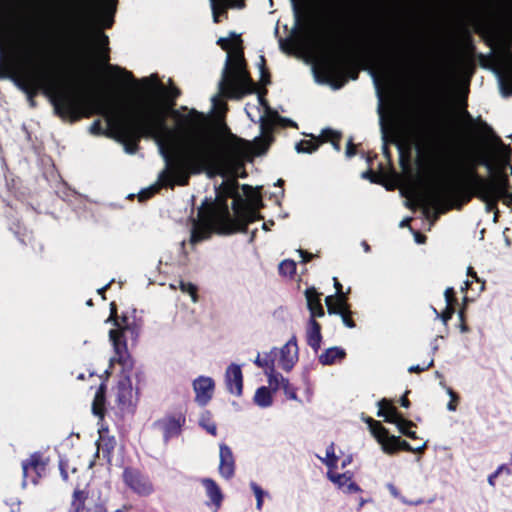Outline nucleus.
I'll list each match as a JSON object with an SVG mask.
<instances>
[{"mask_svg":"<svg viewBox=\"0 0 512 512\" xmlns=\"http://www.w3.org/2000/svg\"><path fill=\"white\" fill-rule=\"evenodd\" d=\"M179 289L181 290V292L188 294L191 297L193 303L197 302V288L194 284L190 282L180 281Z\"/></svg>","mask_w":512,"mask_h":512,"instance_id":"7c9ffc66","label":"nucleus"},{"mask_svg":"<svg viewBox=\"0 0 512 512\" xmlns=\"http://www.w3.org/2000/svg\"><path fill=\"white\" fill-rule=\"evenodd\" d=\"M104 390L102 386L98 388V390L95 393L93 404H92V411L96 416H99L100 418L103 417L104 412Z\"/></svg>","mask_w":512,"mask_h":512,"instance_id":"393cba45","label":"nucleus"},{"mask_svg":"<svg viewBox=\"0 0 512 512\" xmlns=\"http://www.w3.org/2000/svg\"><path fill=\"white\" fill-rule=\"evenodd\" d=\"M502 467H499L495 473L491 476L488 477V483L491 485V486H494V479L497 477V475L499 474L500 470H501Z\"/></svg>","mask_w":512,"mask_h":512,"instance_id":"5fc2aeb1","label":"nucleus"},{"mask_svg":"<svg viewBox=\"0 0 512 512\" xmlns=\"http://www.w3.org/2000/svg\"><path fill=\"white\" fill-rule=\"evenodd\" d=\"M265 375L267 376L269 386L274 392L281 387L282 379H285L281 374L275 372V367L270 371H265Z\"/></svg>","mask_w":512,"mask_h":512,"instance_id":"bb28decb","label":"nucleus"},{"mask_svg":"<svg viewBox=\"0 0 512 512\" xmlns=\"http://www.w3.org/2000/svg\"><path fill=\"white\" fill-rule=\"evenodd\" d=\"M326 476L329 481L341 492L346 494L361 492V488L353 480V473L351 471L339 472L327 471Z\"/></svg>","mask_w":512,"mask_h":512,"instance_id":"9d476101","label":"nucleus"},{"mask_svg":"<svg viewBox=\"0 0 512 512\" xmlns=\"http://www.w3.org/2000/svg\"><path fill=\"white\" fill-rule=\"evenodd\" d=\"M433 361L430 360L426 365L424 366H420V365H412L408 368V370L410 372H419V371H423L425 369H427L428 367H430L432 365Z\"/></svg>","mask_w":512,"mask_h":512,"instance_id":"c03bdc74","label":"nucleus"},{"mask_svg":"<svg viewBox=\"0 0 512 512\" xmlns=\"http://www.w3.org/2000/svg\"><path fill=\"white\" fill-rule=\"evenodd\" d=\"M192 387L196 403L200 406H206L214 394V380L209 376L201 375L193 380Z\"/></svg>","mask_w":512,"mask_h":512,"instance_id":"1a4fd4ad","label":"nucleus"},{"mask_svg":"<svg viewBox=\"0 0 512 512\" xmlns=\"http://www.w3.org/2000/svg\"><path fill=\"white\" fill-rule=\"evenodd\" d=\"M259 74H260V82L263 85H266L268 83V75L265 71V60L263 56L259 57V62L257 63Z\"/></svg>","mask_w":512,"mask_h":512,"instance_id":"e433bc0d","label":"nucleus"},{"mask_svg":"<svg viewBox=\"0 0 512 512\" xmlns=\"http://www.w3.org/2000/svg\"><path fill=\"white\" fill-rule=\"evenodd\" d=\"M325 305L329 314L341 315L348 311L346 295H330L325 298Z\"/></svg>","mask_w":512,"mask_h":512,"instance_id":"a211bd4d","label":"nucleus"},{"mask_svg":"<svg viewBox=\"0 0 512 512\" xmlns=\"http://www.w3.org/2000/svg\"><path fill=\"white\" fill-rule=\"evenodd\" d=\"M321 137H322L323 141H331V143L336 151L340 150V145L336 141V139H338V137H339V134L336 131H333L331 129H325L322 131Z\"/></svg>","mask_w":512,"mask_h":512,"instance_id":"2f4dec72","label":"nucleus"},{"mask_svg":"<svg viewBox=\"0 0 512 512\" xmlns=\"http://www.w3.org/2000/svg\"><path fill=\"white\" fill-rule=\"evenodd\" d=\"M123 478L127 486L140 496H148L153 492L151 482L138 472L125 470Z\"/></svg>","mask_w":512,"mask_h":512,"instance_id":"f8f14e48","label":"nucleus"},{"mask_svg":"<svg viewBox=\"0 0 512 512\" xmlns=\"http://www.w3.org/2000/svg\"><path fill=\"white\" fill-rule=\"evenodd\" d=\"M378 109H379V119H380L382 135H383V138H385L387 135L389 126H390V119L389 118L386 119V116L384 115V112L382 111L381 105H379Z\"/></svg>","mask_w":512,"mask_h":512,"instance_id":"c9c22d12","label":"nucleus"},{"mask_svg":"<svg viewBox=\"0 0 512 512\" xmlns=\"http://www.w3.org/2000/svg\"><path fill=\"white\" fill-rule=\"evenodd\" d=\"M279 271L284 276H293L296 272V263L293 260L285 259L279 264Z\"/></svg>","mask_w":512,"mask_h":512,"instance_id":"c756f323","label":"nucleus"},{"mask_svg":"<svg viewBox=\"0 0 512 512\" xmlns=\"http://www.w3.org/2000/svg\"><path fill=\"white\" fill-rule=\"evenodd\" d=\"M306 338L308 345L315 351H317L320 348L322 340L320 325L313 318H310L308 321Z\"/></svg>","mask_w":512,"mask_h":512,"instance_id":"6ab92c4d","label":"nucleus"},{"mask_svg":"<svg viewBox=\"0 0 512 512\" xmlns=\"http://www.w3.org/2000/svg\"><path fill=\"white\" fill-rule=\"evenodd\" d=\"M157 188V185H153L147 191H142L139 195L140 199L148 197L150 194L154 193Z\"/></svg>","mask_w":512,"mask_h":512,"instance_id":"de8ad7c7","label":"nucleus"},{"mask_svg":"<svg viewBox=\"0 0 512 512\" xmlns=\"http://www.w3.org/2000/svg\"><path fill=\"white\" fill-rule=\"evenodd\" d=\"M395 425L402 434L413 439L417 438L416 433L411 430V427L414 425L412 421L401 418Z\"/></svg>","mask_w":512,"mask_h":512,"instance_id":"c85d7f7f","label":"nucleus"},{"mask_svg":"<svg viewBox=\"0 0 512 512\" xmlns=\"http://www.w3.org/2000/svg\"><path fill=\"white\" fill-rule=\"evenodd\" d=\"M339 316L341 317L342 322L346 327L353 328L355 326L354 322L349 318V310Z\"/></svg>","mask_w":512,"mask_h":512,"instance_id":"37998d69","label":"nucleus"},{"mask_svg":"<svg viewBox=\"0 0 512 512\" xmlns=\"http://www.w3.org/2000/svg\"><path fill=\"white\" fill-rule=\"evenodd\" d=\"M211 101H212L213 109L217 114H220L224 111L225 107L220 99V95H214L211 98Z\"/></svg>","mask_w":512,"mask_h":512,"instance_id":"a19ab883","label":"nucleus"},{"mask_svg":"<svg viewBox=\"0 0 512 512\" xmlns=\"http://www.w3.org/2000/svg\"><path fill=\"white\" fill-rule=\"evenodd\" d=\"M414 239L417 243L419 244H422L424 243V236H422L421 234H419L418 232H415L414 233Z\"/></svg>","mask_w":512,"mask_h":512,"instance_id":"6e6d98bb","label":"nucleus"},{"mask_svg":"<svg viewBox=\"0 0 512 512\" xmlns=\"http://www.w3.org/2000/svg\"><path fill=\"white\" fill-rule=\"evenodd\" d=\"M38 464H39V458L37 455H32L26 463H23L22 469H23L24 477H26L27 470L30 466L36 468L38 466Z\"/></svg>","mask_w":512,"mask_h":512,"instance_id":"ea45409f","label":"nucleus"},{"mask_svg":"<svg viewBox=\"0 0 512 512\" xmlns=\"http://www.w3.org/2000/svg\"><path fill=\"white\" fill-rule=\"evenodd\" d=\"M201 483L207 497L215 505L216 508H219L223 500V494L218 484L210 478L203 479Z\"/></svg>","mask_w":512,"mask_h":512,"instance_id":"dca6fc26","label":"nucleus"},{"mask_svg":"<svg viewBox=\"0 0 512 512\" xmlns=\"http://www.w3.org/2000/svg\"><path fill=\"white\" fill-rule=\"evenodd\" d=\"M344 356L345 351L343 349L339 347H330L319 356V361L323 365H330L336 361L342 360Z\"/></svg>","mask_w":512,"mask_h":512,"instance_id":"4be33fe9","label":"nucleus"},{"mask_svg":"<svg viewBox=\"0 0 512 512\" xmlns=\"http://www.w3.org/2000/svg\"><path fill=\"white\" fill-rule=\"evenodd\" d=\"M511 155L510 146L495 140L481 153L468 156L465 163L472 171L468 174L469 193L462 202L476 196L485 203L487 211L494 210L499 200L511 206L512 186L508 180L512 175Z\"/></svg>","mask_w":512,"mask_h":512,"instance_id":"f03ea898","label":"nucleus"},{"mask_svg":"<svg viewBox=\"0 0 512 512\" xmlns=\"http://www.w3.org/2000/svg\"><path fill=\"white\" fill-rule=\"evenodd\" d=\"M224 377L228 392L234 396L240 397L243 391L242 366L231 363L226 368Z\"/></svg>","mask_w":512,"mask_h":512,"instance_id":"9b49d317","label":"nucleus"},{"mask_svg":"<svg viewBox=\"0 0 512 512\" xmlns=\"http://www.w3.org/2000/svg\"><path fill=\"white\" fill-rule=\"evenodd\" d=\"M467 274H468V275H471V276H472V277H474L476 280H478V279H477V276H476V273L473 271L472 267H470V266L467 268Z\"/></svg>","mask_w":512,"mask_h":512,"instance_id":"680f3d73","label":"nucleus"},{"mask_svg":"<svg viewBox=\"0 0 512 512\" xmlns=\"http://www.w3.org/2000/svg\"><path fill=\"white\" fill-rule=\"evenodd\" d=\"M281 388H283L285 395L291 400H297V395L293 389L290 387L289 380L287 378L282 379Z\"/></svg>","mask_w":512,"mask_h":512,"instance_id":"4c0bfd02","label":"nucleus"},{"mask_svg":"<svg viewBox=\"0 0 512 512\" xmlns=\"http://www.w3.org/2000/svg\"><path fill=\"white\" fill-rule=\"evenodd\" d=\"M410 220L411 219L409 217L404 218L403 220L400 221L399 226L402 228L408 226Z\"/></svg>","mask_w":512,"mask_h":512,"instance_id":"13d9d810","label":"nucleus"},{"mask_svg":"<svg viewBox=\"0 0 512 512\" xmlns=\"http://www.w3.org/2000/svg\"><path fill=\"white\" fill-rule=\"evenodd\" d=\"M114 70L117 72V75L116 76H121V75H127L128 76V73L125 72L124 70H121L119 68H114Z\"/></svg>","mask_w":512,"mask_h":512,"instance_id":"e2e57ef3","label":"nucleus"},{"mask_svg":"<svg viewBox=\"0 0 512 512\" xmlns=\"http://www.w3.org/2000/svg\"><path fill=\"white\" fill-rule=\"evenodd\" d=\"M319 460L326 466L327 471H335L338 469L340 460L339 454L336 453L335 446L330 443L326 448L323 456H318Z\"/></svg>","mask_w":512,"mask_h":512,"instance_id":"aec40b11","label":"nucleus"},{"mask_svg":"<svg viewBox=\"0 0 512 512\" xmlns=\"http://www.w3.org/2000/svg\"><path fill=\"white\" fill-rule=\"evenodd\" d=\"M366 423L369 426L371 434L381 445L383 452L392 454L399 450V438L394 435H389L387 429L384 428L380 422L368 418Z\"/></svg>","mask_w":512,"mask_h":512,"instance_id":"6e6552de","label":"nucleus"},{"mask_svg":"<svg viewBox=\"0 0 512 512\" xmlns=\"http://www.w3.org/2000/svg\"><path fill=\"white\" fill-rule=\"evenodd\" d=\"M460 330H461V332H467L468 328L464 324H462L460 326Z\"/></svg>","mask_w":512,"mask_h":512,"instance_id":"69168bd1","label":"nucleus"},{"mask_svg":"<svg viewBox=\"0 0 512 512\" xmlns=\"http://www.w3.org/2000/svg\"><path fill=\"white\" fill-rule=\"evenodd\" d=\"M434 312L436 314V317L441 319L443 324H447V322L451 319V317L454 313V309H453L452 305L446 304V308H445L444 312H442L441 314L437 313L436 310H434Z\"/></svg>","mask_w":512,"mask_h":512,"instance_id":"f704fd0d","label":"nucleus"},{"mask_svg":"<svg viewBox=\"0 0 512 512\" xmlns=\"http://www.w3.org/2000/svg\"><path fill=\"white\" fill-rule=\"evenodd\" d=\"M387 488H388L389 492L391 493V495L393 497L400 498V493H399L398 489L394 485L388 484Z\"/></svg>","mask_w":512,"mask_h":512,"instance_id":"8fccbe9b","label":"nucleus"},{"mask_svg":"<svg viewBox=\"0 0 512 512\" xmlns=\"http://www.w3.org/2000/svg\"><path fill=\"white\" fill-rule=\"evenodd\" d=\"M272 354L266 353L263 357L258 354L257 357L254 360V363L260 367L263 368L264 371H270L272 368L275 367L274 359L272 358Z\"/></svg>","mask_w":512,"mask_h":512,"instance_id":"cd10ccee","label":"nucleus"},{"mask_svg":"<svg viewBox=\"0 0 512 512\" xmlns=\"http://www.w3.org/2000/svg\"><path fill=\"white\" fill-rule=\"evenodd\" d=\"M270 354L276 358L278 365L285 371H290L297 363L299 349L295 336H292L284 345L270 350Z\"/></svg>","mask_w":512,"mask_h":512,"instance_id":"0eeeda50","label":"nucleus"},{"mask_svg":"<svg viewBox=\"0 0 512 512\" xmlns=\"http://www.w3.org/2000/svg\"><path fill=\"white\" fill-rule=\"evenodd\" d=\"M212 13H213V21L218 22V15L220 12H223L226 6L241 8L242 3L239 0H210Z\"/></svg>","mask_w":512,"mask_h":512,"instance_id":"b1692460","label":"nucleus"},{"mask_svg":"<svg viewBox=\"0 0 512 512\" xmlns=\"http://www.w3.org/2000/svg\"><path fill=\"white\" fill-rule=\"evenodd\" d=\"M298 254L302 258L303 262H308L310 259L313 258V254L308 253V252L303 251V250H298Z\"/></svg>","mask_w":512,"mask_h":512,"instance_id":"09e8293b","label":"nucleus"},{"mask_svg":"<svg viewBox=\"0 0 512 512\" xmlns=\"http://www.w3.org/2000/svg\"><path fill=\"white\" fill-rule=\"evenodd\" d=\"M361 245H362L363 250L365 252H369L370 248H369V245L366 242H363Z\"/></svg>","mask_w":512,"mask_h":512,"instance_id":"0e129e2a","label":"nucleus"},{"mask_svg":"<svg viewBox=\"0 0 512 512\" xmlns=\"http://www.w3.org/2000/svg\"><path fill=\"white\" fill-rule=\"evenodd\" d=\"M399 449L411 451L412 447L410 446V444L408 442L399 440Z\"/></svg>","mask_w":512,"mask_h":512,"instance_id":"603ef678","label":"nucleus"},{"mask_svg":"<svg viewBox=\"0 0 512 512\" xmlns=\"http://www.w3.org/2000/svg\"><path fill=\"white\" fill-rule=\"evenodd\" d=\"M144 83L141 100L124 109L106 97H87L76 83L54 71V107L62 117L73 120L94 112L102 114L110 133L128 154L136 152L141 137L152 139L165 161V168L159 174L161 185H184L190 175L201 172L209 177L226 178L217 189L214 202L199 209L192 225L191 243L205 240L213 231L231 233L254 222L262 205L261 195L258 189L246 184L240 193L236 177L245 176L241 173L244 160L267 150L274 125L290 121L272 111L258 94L256 104L246 106V113L252 121L260 123L261 135L253 141L231 135L224 143L209 128L205 114L195 109L172 110L173 125L168 126L166 116L176 94L167 91L154 77Z\"/></svg>","mask_w":512,"mask_h":512,"instance_id":"f257e3e1","label":"nucleus"},{"mask_svg":"<svg viewBox=\"0 0 512 512\" xmlns=\"http://www.w3.org/2000/svg\"><path fill=\"white\" fill-rule=\"evenodd\" d=\"M115 5L116 0H78L76 12L81 20L91 19L99 26L109 27Z\"/></svg>","mask_w":512,"mask_h":512,"instance_id":"39448f33","label":"nucleus"},{"mask_svg":"<svg viewBox=\"0 0 512 512\" xmlns=\"http://www.w3.org/2000/svg\"><path fill=\"white\" fill-rule=\"evenodd\" d=\"M200 424L203 428H205L212 435L216 434V425L213 421H211L208 413L202 415Z\"/></svg>","mask_w":512,"mask_h":512,"instance_id":"72a5a7b5","label":"nucleus"},{"mask_svg":"<svg viewBox=\"0 0 512 512\" xmlns=\"http://www.w3.org/2000/svg\"><path fill=\"white\" fill-rule=\"evenodd\" d=\"M351 462H352V456L351 455H347L345 458H343L341 460V467L344 468L347 465H349Z\"/></svg>","mask_w":512,"mask_h":512,"instance_id":"864d4df0","label":"nucleus"},{"mask_svg":"<svg viewBox=\"0 0 512 512\" xmlns=\"http://www.w3.org/2000/svg\"><path fill=\"white\" fill-rule=\"evenodd\" d=\"M184 419L182 417H166L157 422L158 428L162 431L165 438L178 434L181 430Z\"/></svg>","mask_w":512,"mask_h":512,"instance_id":"2eb2a0df","label":"nucleus"},{"mask_svg":"<svg viewBox=\"0 0 512 512\" xmlns=\"http://www.w3.org/2000/svg\"><path fill=\"white\" fill-rule=\"evenodd\" d=\"M445 302L447 305H452L455 301L454 298V289L452 287H447L444 291Z\"/></svg>","mask_w":512,"mask_h":512,"instance_id":"79ce46f5","label":"nucleus"},{"mask_svg":"<svg viewBox=\"0 0 512 512\" xmlns=\"http://www.w3.org/2000/svg\"><path fill=\"white\" fill-rule=\"evenodd\" d=\"M217 43L227 52L222 78L219 82V94L239 98L255 89L245 70L240 35L231 32L221 37Z\"/></svg>","mask_w":512,"mask_h":512,"instance_id":"7ed1b4c3","label":"nucleus"},{"mask_svg":"<svg viewBox=\"0 0 512 512\" xmlns=\"http://www.w3.org/2000/svg\"><path fill=\"white\" fill-rule=\"evenodd\" d=\"M508 13L511 15L512 17V4L508 7Z\"/></svg>","mask_w":512,"mask_h":512,"instance_id":"774afa93","label":"nucleus"},{"mask_svg":"<svg viewBox=\"0 0 512 512\" xmlns=\"http://www.w3.org/2000/svg\"><path fill=\"white\" fill-rule=\"evenodd\" d=\"M106 287H107V285H106V286H104V287H102V288H99V289L97 290V292H98L99 294H102V293L104 292V290L106 289Z\"/></svg>","mask_w":512,"mask_h":512,"instance_id":"338daca9","label":"nucleus"},{"mask_svg":"<svg viewBox=\"0 0 512 512\" xmlns=\"http://www.w3.org/2000/svg\"><path fill=\"white\" fill-rule=\"evenodd\" d=\"M333 282H334V287H335V295H346L345 293L342 292V285L337 280L336 277H333Z\"/></svg>","mask_w":512,"mask_h":512,"instance_id":"49530a36","label":"nucleus"},{"mask_svg":"<svg viewBox=\"0 0 512 512\" xmlns=\"http://www.w3.org/2000/svg\"><path fill=\"white\" fill-rule=\"evenodd\" d=\"M401 406H403L404 408H408L409 407V401L408 399L406 398V396L402 397L401 398Z\"/></svg>","mask_w":512,"mask_h":512,"instance_id":"bf43d9fd","label":"nucleus"},{"mask_svg":"<svg viewBox=\"0 0 512 512\" xmlns=\"http://www.w3.org/2000/svg\"><path fill=\"white\" fill-rule=\"evenodd\" d=\"M254 403L261 408H268L273 403L272 391L267 387H259L254 394Z\"/></svg>","mask_w":512,"mask_h":512,"instance_id":"5701e85b","label":"nucleus"},{"mask_svg":"<svg viewBox=\"0 0 512 512\" xmlns=\"http://www.w3.org/2000/svg\"><path fill=\"white\" fill-rule=\"evenodd\" d=\"M123 333L120 329H112L109 331V340L112 343L116 354V359L121 360L126 352V345L122 342Z\"/></svg>","mask_w":512,"mask_h":512,"instance_id":"412c9836","label":"nucleus"},{"mask_svg":"<svg viewBox=\"0 0 512 512\" xmlns=\"http://www.w3.org/2000/svg\"><path fill=\"white\" fill-rule=\"evenodd\" d=\"M481 66L494 74L502 96L512 94V52L508 47H502L483 59Z\"/></svg>","mask_w":512,"mask_h":512,"instance_id":"20e7f679","label":"nucleus"},{"mask_svg":"<svg viewBox=\"0 0 512 512\" xmlns=\"http://www.w3.org/2000/svg\"><path fill=\"white\" fill-rule=\"evenodd\" d=\"M319 146L318 139L303 140L296 144L295 149L298 153H312Z\"/></svg>","mask_w":512,"mask_h":512,"instance_id":"a878e982","label":"nucleus"},{"mask_svg":"<svg viewBox=\"0 0 512 512\" xmlns=\"http://www.w3.org/2000/svg\"><path fill=\"white\" fill-rule=\"evenodd\" d=\"M425 447H426V442H424L423 444H421L420 446H417L415 448L412 447L411 451L421 453V452H423Z\"/></svg>","mask_w":512,"mask_h":512,"instance_id":"4d7b16f0","label":"nucleus"},{"mask_svg":"<svg viewBox=\"0 0 512 512\" xmlns=\"http://www.w3.org/2000/svg\"><path fill=\"white\" fill-rule=\"evenodd\" d=\"M355 154L354 146L351 142V140L348 141L347 147H346V156L351 157Z\"/></svg>","mask_w":512,"mask_h":512,"instance_id":"3c124183","label":"nucleus"},{"mask_svg":"<svg viewBox=\"0 0 512 512\" xmlns=\"http://www.w3.org/2000/svg\"><path fill=\"white\" fill-rule=\"evenodd\" d=\"M446 393L447 395L450 397V401L449 403L447 404V409L451 412H454L457 408V401H458V397L457 395L452 391V389L450 388H447L446 389Z\"/></svg>","mask_w":512,"mask_h":512,"instance_id":"58836bf2","label":"nucleus"},{"mask_svg":"<svg viewBox=\"0 0 512 512\" xmlns=\"http://www.w3.org/2000/svg\"><path fill=\"white\" fill-rule=\"evenodd\" d=\"M250 487H251V489L255 495V498H256V509L258 511H260L262 509L263 497L265 496V492L255 482H251Z\"/></svg>","mask_w":512,"mask_h":512,"instance_id":"473e14b6","label":"nucleus"},{"mask_svg":"<svg viewBox=\"0 0 512 512\" xmlns=\"http://www.w3.org/2000/svg\"><path fill=\"white\" fill-rule=\"evenodd\" d=\"M95 38H96V40L98 41V44H99L100 46L106 45V44H107V42H108V38H107V36H106V35H104V34H103V33H101V32H97V33L95 34Z\"/></svg>","mask_w":512,"mask_h":512,"instance_id":"a18cd8bd","label":"nucleus"},{"mask_svg":"<svg viewBox=\"0 0 512 512\" xmlns=\"http://www.w3.org/2000/svg\"><path fill=\"white\" fill-rule=\"evenodd\" d=\"M320 296L321 294L314 287H310L305 290L307 307L311 314L310 318L315 319V317L324 316V310L320 302Z\"/></svg>","mask_w":512,"mask_h":512,"instance_id":"4468645a","label":"nucleus"},{"mask_svg":"<svg viewBox=\"0 0 512 512\" xmlns=\"http://www.w3.org/2000/svg\"><path fill=\"white\" fill-rule=\"evenodd\" d=\"M469 286H470V282L468 280H466L460 288L461 292H466L468 290Z\"/></svg>","mask_w":512,"mask_h":512,"instance_id":"052dcab7","label":"nucleus"},{"mask_svg":"<svg viewBox=\"0 0 512 512\" xmlns=\"http://www.w3.org/2000/svg\"><path fill=\"white\" fill-rule=\"evenodd\" d=\"M377 416L383 417L386 422L392 424H396L402 418L396 408L386 399L378 402Z\"/></svg>","mask_w":512,"mask_h":512,"instance_id":"f3484780","label":"nucleus"},{"mask_svg":"<svg viewBox=\"0 0 512 512\" xmlns=\"http://www.w3.org/2000/svg\"><path fill=\"white\" fill-rule=\"evenodd\" d=\"M219 474L225 478L230 479L233 477L235 472V462L231 449L225 445H219Z\"/></svg>","mask_w":512,"mask_h":512,"instance_id":"ddd939ff","label":"nucleus"},{"mask_svg":"<svg viewBox=\"0 0 512 512\" xmlns=\"http://www.w3.org/2000/svg\"><path fill=\"white\" fill-rule=\"evenodd\" d=\"M426 200L436 209L444 207L443 210L454 206L460 207L462 204L457 200L455 187L447 180H440L432 184L427 190Z\"/></svg>","mask_w":512,"mask_h":512,"instance_id":"423d86ee","label":"nucleus"}]
</instances>
